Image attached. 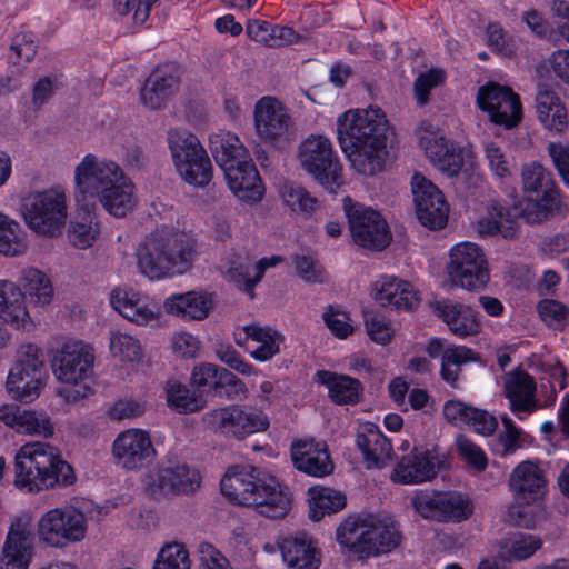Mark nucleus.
I'll return each instance as SVG.
<instances>
[{"label": "nucleus", "instance_id": "f257e3e1", "mask_svg": "<svg viewBox=\"0 0 569 569\" xmlns=\"http://www.w3.org/2000/svg\"><path fill=\"white\" fill-rule=\"evenodd\" d=\"M337 133L342 152L358 173L372 177L385 169L395 131L380 109L346 111L337 119Z\"/></svg>", "mask_w": 569, "mask_h": 569}, {"label": "nucleus", "instance_id": "f03ea898", "mask_svg": "<svg viewBox=\"0 0 569 569\" xmlns=\"http://www.w3.org/2000/svg\"><path fill=\"white\" fill-rule=\"evenodd\" d=\"M521 182L527 200L515 204L512 209L492 201L487 207V214L477 222V231L480 236L501 234L505 239H513L517 234L516 218L520 217L528 223H536L543 220L548 212L558 209L559 191L551 172L540 163L523 164Z\"/></svg>", "mask_w": 569, "mask_h": 569}, {"label": "nucleus", "instance_id": "7ed1b4c3", "mask_svg": "<svg viewBox=\"0 0 569 569\" xmlns=\"http://www.w3.org/2000/svg\"><path fill=\"white\" fill-rule=\"evenodd\" d=\"M78 206L99 202L114 217H124L136 206L134 186L121 167L111 160L87 154L74 170Z\"/></svg>", "mask_w": 569, "mask_h": 569}, {"label": "nucleus", "instance_id": "20e7f679", "mask_svg": "<svg viewBox=\"0 0 569 569\" xmlns=\"http://www.w3.org/2000/svg\"><path fill=\"white\" fill-rule=\"evenodd\" d=\"M14 486L27 492H40L64 488L76 482L72 466L60 450L41 441L23 445L16 453L13 462Z\"/></svg>", "mask_w": 569, "mask_h": 569}, {"label": "nucleus", "instance_id": "39448f33", "mask_svg": "<svg viewBox=\"0 0 569 569\" xmlns=\"http://www.w3.org/2000/svg\"><path fill=\"white\" fill-rule=\"evenodd\" d=\"M336 540L359 560L378 557L397 549L402 535L389 517L349 516L337 527Z\"/></svg>", "mask_w": 569, "mask_h": 569}, {"label": "nucleus", "instance_id": "423d86ee", "mask_svg": "<svg viewBox=\"0 0 569 569\" xmlns=\"http://www.w3.org/2000/svg\"><path fill=\"white\" fill-rule=\"evenodd\" d=\"M251 467H231L221 479V492L236 503L254 507L267 518L284 517L290 509L289 496L274 478L260 479Z\"/></svg>", "mask_w": 569, "mask_h": 569}, {"label": "nucleus", "instance_id": "0eeeda50", "mask_svg": "<svg viewBox=\"0 0 569 569\" xmlns=\"http://www.w3.org/2000/svg\"><path fill=\"white\" fill-rule=\"evenodd\" d=\"M136 257L141 274L151 280H160L188 271L192 250L179 232L157 230L139 244Z\"/></svg>", "mask_w": 569, "mask_h": 569}, {"label": "nucleus", "instance_id": "6e6552de", "mask_svg": "<svg viewBox=\"0 0 569 569\" xmlns=\"http://www.w3.org/2000/svg\"><path fill=\"white\" fill-rule=\"evenodd\" d=\"M167 140L180 177L189 184L206 187L212 179V164L200 140L184 129H170Z\"/></svg>", "mask_w": 569, "mask_h": 569}, {"label": "nucleus", "instance_id": "1a4fd4ad", "mask_svg": "<svg viewBox=\"0 0 569 569\" xmlns=\"http://www.w3.org/2000/svg\"><path fill=\"white\" fill-rule=\"evenodd\" d=\"M46 378L41 350L33 345H24L20 348L18 360L9 372L6 388L13 399L31 402L39 397Z\"/></svg>", "mask_w": 569, "mask_h": 569}, {"label": "nucleus", "instance_id": "9d476101", "mask_svg": "<svg viewBox=\"0 0 569 569\" xmlns=\"http://www.w3.org/2000/svg\"><path fill=\"white\" fill-rule=\"evenodd\" d=\"M297 159L301 168L330 192L341 184V164L328 138L310 136L303 140L299 144Z\"/></svg>", "mask_w": 569, "mask_h": 569}, {"label": "nucleus", "instance_id": "9b49d317", "mask_svg": "<svg viewBox=\"0 0 569 569\" xmlns=\"http://www.w3.org/2000/svg\"><path fill=\"white\" fill-rule=\"evenodd\" d=\"M22 212L32 230L53 237L60 233L67 219L66 196L56 189L31 193L23 199Z\"/></svg>", "mask_w": 569, "mask_h": 569}, {"label": "nucleus", "instance_id": "f8f14e48", "mask_svg": "<svg viewBox=\"0 0 569 569\" xmlns=\"http://www.w3.org/2000/svg\"><path fill=\"white\" fill-rule=\"evenodd\" d=\"M343 210L352 239L358 246L381 251L390 243L391 232L388 223L378 211L352 202L349 197L343 199Z\"/></svg>", "mask_w": 569, "mask_h": 569}, {"label": "nucleus", "instance_id": "ddd939ff", "mask_svg": "<svg viewBox=\"0 0 569 569\" xmlns=\"http://www.w3.org/2000/svg\"><path fill=\"white\" fill-rule=\"evenodd\" d=\"M202 421L208 429L239 440L251 433L264 431L269 427L266 415L240 406L210 410L203 415Z\"/></svg>", "mask_w": 569, "mask_h": 569}, {"label": "nucleus", "instance_id": "4468645a", "mask_svg": "<svg viewBox=\"0 0 569 569\" xmlns=\"http://www.w3.org/2000/svg\"><path fill=\"white\" fill-rule=\"evenodd\" d=\"M448 273L455 286L467 290L483 288L489 280V272L482 249L471 242L455 246L450 251Z\"/></svg>", "mask_w": 569, "mask_h": 569}, {"label": "nucleus", "instance_id": "2eb2a0df", "mask_svg": "<svg viewBox=\"0 0 569 569\" xmlns=\"http://www.w3.org/2000/svg\"><path fill=\"white\" fill-rule=\"evenodd\" d=\"M86 517L74 508H56L44 513L39 521V536L52 547L77 542L86 536Z\"/></svg>", "mask_w": 569, "mask_h": 569}, {"label": "nucleus", "instance_id": "dca6fc26", "mask_svg": "<svg viewBox=\"0 0 569 569\" xmlns=\"http://www.w3.org/2000/svg\"><path fill=\"white\" fill-rule=\"evenodd\" d=\"M94 355L80 342L64 343L53 355L51 367L56 378L67 385H80L92 375Z\"/></svg>", "mask_w": 569, "mask_h": 569}, {"label": "nucleus", "instance_id": "f3484780", "mask_svg": "<svg viewBox=\"0 0 569 569\" xmlns=\"http://www.w3.org/2000/svg\"><path fill=\"white\" fill-rule=\"evenodd\" d=\"M411 190L416 214L421 224L429 229L443 228L449 208L441 191L420 173L412 176Z\"/></svg>", "mask_w": 569, "mask_h": 569}, {"label": "nucleus", "instance_id": "a211bd4d", "mask_svg": "<svg viewBox=\"0 0 569 569\" xmlns=\"http://www.w3.org/2000/svg\"><path fill=\"white\" fill-rule=\"evenodd\" d=\"M200 486V477L196 469L187 463L169 462L161 466L156 473L149 476L147 490L153 497L191 493Z\"/></svg>", "mask_w": 569, "mask_h": 569}, {"label": "nucleus", "instance_id": "6ab92c4d", "mask_svg": "<svg viewBox=\"0 0 569 569\" xmlns=\"http://www.w3.org/2000/svg\"><path fill=\"white\" fill-rule=\"evenodd\" d=\"M116 463L127 470L141 469L152 462L156 450L150 436L139 429L121 432L112 446Z\"/></svg>", "mask_w": 569, "mask_h": 569}, {"label": "nucleus", "instance_id": "aec40b11", "mask_svg": "<svg viewBox=\"0 0 569 569\" xmlns=\"http://www.w3.org/2000/svg\"><path fill=\"white\" fill-rule=\"evenodd\" d=\"M254 126L259 137L272 143L288 140L292 131L287 109L271 97H263L256 103Z\"/></svg>", "mask_w": 569, "mask_h": 569}, {"label": "nucleus", "instance_id": "412c9836", "mask_svg": "<svg viewBox=\"0 0 569 569\" xmlns=\"http://www.w3.org/2000/svg\"><path fill=\"white\" fill-rule=\"evenodd\" d=\"M293 466L308 476L321 478L333 470V463L325 442L315 439H301L291 445Z\"/></svg>", "mask_w": 569, "mask_h": 569}, {"label": "nucleus", "instance_id": "4be33fe9", "mask_svg": "<svg viewBox=\"0 0 569 569\" xmlns=\"http://www.w3.org/2000/svg\"><path fill=\"white\" fill-rule=\"evenodd\" d=\"M180 73L173 66L154 69L140 91L142 103L151 110L160 109L179 89Z\"/></svg>", "mask_w": 569, "mask_h": 569}, {"label": "nucleus", "instance_id": "5701e85b", "mask_svg": "<svg viewBox=\"0 0 569 569\" xmlns=\"http://www.w3.org/2000/svg\"><path fill=\"white\" fill-rule=\"evenodd\" d=\"M222 171L230 190L238 199L246 202H258L262 199L264 188L250 157L233 166H227Z\"/></svg>", "mask_w": 569, "mask_h": 569}, {"label": "nucleus", "instance_id": "b1692460", "mask_svg": "<svg viewBox=\"0 0 569 569\" xmlns=\"http://www.w3.org/2000/svg\"><path fill=\"white\" fill-rule=\"evenodd\" d=\"M0 421L19 433L52 437L53 423L44 411L23 409L17 405H3L0 407Z\"/></svg>", "mask_w": 569, "mask_h": 569}, {"label": "nucleus", "instance_id": "393cba45", "mask_svg": "<svg viewBox=\"0 0 569 569\" xmlns=\"http://www.w3.org/2000/svg\"><path fill=\"white\" fill-rule=\"evenodd\" d=\"M430 308L457 337L476 336L481 330L477 313L468 306L446 299L430 302Z\"/></svg>", "mask_w": 569, "mask_h": 569}, {"label": "nucleus", "instance_id": "a878e982", "mask_svg": "<svg viewBox=\"0 0 569 569\" xmlns=\"http://www.w3.org/2000/svg\"><path fill=\"white\" fill-rule=\"evenodd\" d=\"M372 297L381 307L396 310H412L419 305L412 284L396 277H385L375 282Z\"/></svg>", "mask_w": 569, "mask_h": 569}, {"label": "nucleus", "instance_id": "bb28decb", "mask_svg": "<svg viewBox=\"0 0 569 569\" xmlns=\"http://www.w3.org/2000/svg\"><path fill=\"white\" fill-rule=\"evenodd\" d=\"M30 558V531L22 521L17 520L8 531L0 557V569H28Z\"/></svg>", "mask_w": 569, "mask_h": 569}, {"label": "nucleus", "instance_id": "cd10ccee", "mask_svg": "<svg viewBox=\"0 0 569 569\" xmlns=\"http://www.w3.org/2000/svg\"><path fill=\"white\" fill-rule=\"evenodd\" d=\"M421 148L426 156L443 173L449 177L457 176L463 164L461 152L456 149L453 143H449L445 137L435 132H426L419 139Z\"/></svg>", "mask_w": 569, "mask_h": 569}, {"label": "nucleus", "instance_id": "c85d7f7f", "mask_svg": "<svg viewBox=\"0 0 569 569\" xmlns=\"http://www.w3.org/2000/svg\"><path fill=\"white\" fill-rule=\"evenodd\" d=\"M283 561L290 569H318L320 558L313 539L306 532L288 536L278 542Z\"/></svg>", "mask_w": 569, "mask_h": 569}, {"label": "nucleus", "instance_id": "c756f323", "mask_svg": "<svg viewBox=\"0 0 569 569\" xmlns=\"http://www.w3.org/2000/svg\"><path fill=\"white\" fill-rule=\"evenodd\" d=\"M505 396L513 412H532L537 407L535 379L521 369H515L503 377Z\"/></svg>", "mask_w": 569, "mask_h": 569}, {"label": "nucleus", "instance_id": "7c9ffc66", "mask_svg": "<svg viewBox=\"0 0 569 569\" xmlns=\"http://www.w3.org/2000/svg\"><path fill=\"white\" fill-rule=\"evenodd\" d=\"M356 443L368 468H380L391 458V442L375 423L365 422L359 426Z\"/></svg>", "mask_w": 569, "mask_h": 569}, {"label": "nucleus", "instance_id": "2f4dec72", "mask_svg": "<svg viewBox=\"0 0 569 569\" xmlns=\"http://www.w3.org/2000/svg\"><path fill=\"white\" fill-rule=\"evenodd\" d=\"M3 322L16 329L29 330L32 327L22 290L8 280L0 281V326Z\"/></svg>", "mask_w": 569, "mask_h": 569}, {"label": "nucleus", "instance_id": "473e14b6", "mask_svg": "<svg viewBox=\"0 0 569 569\" xmlns=\"http://www.w3.org/2000/svg\"><path fill=\"white\" fill-rule=\"evenodd\" d=\"M224 277L238 289L254 298V287L263 277V264L256 263L248 254H232L226 262Z\"/></svg>", "mask_w": 569, "mask_h": 569}, {"label": "nucleus", "instance_id": "72a5a7b5", "mask_svg": "<svg viewBox=\"0 0 569 569\" xmlns=\"http://www.w3.org/2000/svg\"><path fill=\"white\" fill-rule=\"evenodd\" d=\"M543 471L530 461L518 465L509 480L510 488L519 502L536 500L546 486Z\"/></svg>", "mask_w": 569, "mask_h": 569}, {"label": "nucleus", "instance_id": "f704fd0d", "mask_svg": "<svg viewBox=\"0 0 569 569\" xmlns=\"http://www.w3.org/2000/svg\"><path fill=\"white\" fill-rule=\"evenodd\" d=\"M436 457L428 451H415L405 457L395 469L401 483H420L433 479L437 475Z\"/></svg>", "mask_w": 569, "mask_h": 569}, {"label": "nucleus", "instance_id": "c9c22d12", "mask_svg": "<svg viewBox=\"0 0 569 569\" xmlns=\"http://www.w3.org/2000/svg\"><path fill=\"white\" fill-rule=\"evenodd\" d=\"M212 308V299L206 292L189 291L173 295L166 299L164 309L168 313L184 320H203Z\"/></svg>", "mask_w": 569, "mask_h": 569}, {"label": "nucleus", "instance_id": "e433bc0d", "mask_svg": "<svg viewBox=\"0 0 569 569\" xmlns=\"http://www.w3.org/2000/svg\"><path fill=\"white\" fill-rule=\"evenodd\" d=\"M317 381L329 389V397L338 405H356L362 393V385L358 379L345 375L320 370L316 373Z\"/></svg>", "mask_w": 569, "mask_h": 569}, {"label": "nucleus", "instance_id": "4c0bfd02", "mask_svg": "<svg viewBox=\"0 0 569 569\" xmlns=\"http://www.w3.org/2000/svg\"><path fill=\"white\" fill-rule=\"evenodd\" d=\"M537 116L546 129L561 133L568 127V116L559 97L549 89H540L536 98Z\"/></svg>", "mask_w": 569, "mask_h": 569}, {"label": "nucleus", "instance_id": "58836bf2", "mask_svg": "<svg viewBox=\"0 0 569 569\" xmlns=\"http://www.w3.org/2000/svg\"><path fill=\"white\" fill-rule=\"evenodd\" d=\"M80 210L70 221L67 237L69 243L78 249H88L97 241L100 234V226L96 216L91 212V206H79Z\"/></svg>", "mask_w": 569, "mask_h": 569}, {"label": "nucleus", "instance_id": "ea45409f", "mask_svg": "<svg viewBox=\"0 0 569 569\" xmlns=\"http://www.w3.org/2000/svg\"><path fill=\"white\" fill-rule=\"evenodd\" d=\"M210 149L218 166L224 170L250 157L239 138L229 131H219L210 137Z\"/></svg>", "mask_w": 569, "mask_h": 569}, {"label": "nucleus", "instance_id": "a19ab883", "mask_svg": "<svg viewBox=\"0 0 569 569\" xmlns=\"http://www.w3.org/2000/svg\"><path fill=\"white\" fill-rule=\"evenodd\" d=\"M246 32L253 41L271 48L295 43L299 39V34L292 28L272 26L261 20L248 21Z\"/></svg>", "mask_w": 569, "mask_h": 569}, {"label": "nucleus", "instance_id": "79ce46f5", "mask_svg": "<svg viewBox=\"0 0 569 569\" xmlns=\"http://www.w3.org/2000/svg\"><path fill=\"white\" fill-rule=\"evenodd\" d=\"M111 303L126 319L137 325H146L153 319L154 312L133 291L114 289Z\"/></svg>", "mask_w": 569, "mask_h": 569}, {"label": "nucleus", "instance_id": "37998d69", "mask_svg": "<svg viewBox=\"0 0 569 569\" xmlns=\"http://www.w3.org/2000/svg\"><path fill=\"white\" fill-rule=\"evenodd\" d=\"M309 516L319 521L325 515L336 513L346 507V496L327 487H312L308 490Z\"/></svg>", "mask_w": 569, "mask_h": 569}, {"label": "nucleus", "instance_id": "c03bdc74", "mask_svg": "<svg viewBox=\"0 0 569 569\" xmlns=\"http://www.w3.org/2000/svg\"><path fill=\"white\" fill-rule=\"evenodd\" d=\"M280 198L290 214L308 219L318 208V200L305 187L295 182H284L280 188Z\"/></svg>", "mask_w": 569, "mask_h": 569}, {"label": "nucleus", "instance_id": "a18cd8bd", "mask_svg": "<svg viewBox=\"0 0 569 569\" xmlns=\"http://www.w3.org/2000/svg\"><path fill=\"white\" fill-rule=\"evenodd\" d=\"M23 298L30 303L44 307L53 297V287L49 277L37 268H28L22 273Z\"/></svg>", "mask_w": 569, "mask_h": 569}, {"label": "nucleus", "instance_id": "49530a36", "mask_svg": "<svg viewBox=\"0 0 569 569\" xmlns=\"http://www.w3.org/2000/svg\"><path fill=\"white\" fill-rule=\"evenodd\" d=\"M167 401L180 413H191L206 406V399L197 390L191 391L187 386L171 380L166 386Z\"/></svg>", "mask_w": 569, "mask_h": 569}, {"label": "nucleus", "instance_id": "de8ad7c7", "mask_svg": "<svg viewBox=\"0 0 569 569\" xmlns=\"http://www.w3.org/2000/svg\"><path fill=\"white\" fill-rule=\"evenodd\" d=\"M247 338L257 341L259 346L250 351L251 356L259 361L270 360L279 353V343L283 340L282 336L270 328H261L256 325H249L243 328Z\"/></svg>", "mask_w": 569, "mask_h": 569}, {"label": "nucleus", "instance_id": "09e8293b", "mask_svg": "<svg viewBox=\"0 0 569 569\" xmlns=\"http://www.w3.org/2000/svg\"><path fill=\"white\" fill-rule=\"evenodd\" d=\"M27 241L17 221L0 212V254L18 257L26 253Z\"/></svg>", "mask_w": 569, "mask_h": 569}, {"label": "nucleus", "instance_id": "8fccbe9b", "mask_svg": "<svg viewBox=\"0 0 569 569\" xmlns=\"http://www.w3.org/2000/svg\"><path fill=\"white\" fill-rule=\"evenodd\" d=\"M226 370V368L214 363L202 362L196 366L191 372V386L201 395L203 392L217 395L222 380V372Z\"/></svg>", "mask_w": 569, "mask_h": 569}, {"label": "nucleus", "instance_id": "3c124183", "mask_svg": "<svg viewBox=\"0 0 569 569\" xmlns=\"http://www.w3.org/2000/svg\"><path fill=\"white\" fill-rule=\"evenodd\" d=\"M190 567L191 561L186 547L171 542L160 549L152 569H190Z\"/></svg>", "mask_w": 569, "mask_h": 569}, {"label": "nucleus", "instance_id": "603ef678", "mask_svg": "<svg viewBox=\"0 0 569 569\" xmlns=\"http://www.w3.org/2000/svg\"><path fill=\"white\" fill-rule=\"evenodd\" d=\"M490 121L503 126L506 129H512L522 118V108L519 97L515 93L507 100L489 112Z\"/></svg>", "mask_w": 569, "mask_h": 569}, {"label": "nucleus", "instance_id": "864d4df0", "mask_svg": "<svg viewBox=\"0 0 569 569\" xmlns=\"http://www.w3.org/2000/svg\"><path fill=\"white\" fill-rule=\"evenodd\" d=\"M441 522L453 521L460 522L467 520L471 513L472 508L469 502L458 493H442Z\"/></svg>", "mask_w": 569, "mask_h": 569}, {"label": "nucleus", "instance_id": "5fc2aeb1", "mask_svg": "<svg viewBox=\"0 0 569 569\" xmlns=\"http://www.w3.org/2000/svg\"><path fill=\"white\" fill-rule=\"evenodd\" d=\"M110 351L113 357L122 361H136L141 358L142 349L138 339L134 337L114 332L110 337Z\"/></svg>", "mask_w": 569, "mask_h": 569}, {"label": "nucleus", "instance_id": "6e6d98bb", "mask_svg": "<svg viewBox=\"0 0 569 569\" xmlns=\"http://www.w3.org/2000/svg\"><path fill=\"white\" fill-rule=\"evenodd\" d=\"M537 310L541 320L553 329H562L568 322L569 309L557 300L545 299Z\"/></svg>", "mask_w": 569, "mask_h": 569}, {"label": "nucleus", "instance_id": "4d7b16f0", "mask_svg": "<svg viewBox=\"0 0 569 569\" xmlns=\"http://www.w3.org/2000/svg\"><path fill=\"white\" fill-rule=\"evenodd\" d=\"M411 503L421 517L441 522L442 493L422 491L411 499Z\"/></svg>", "mask_w": 569, "mask_h": 569}, {"label": "nucleus", "instance_id": "13d9d810", "mask_svg": "<svg viewBox=\"0 0 569 569\" xmlns=\"http://www.w3.org/2000/svg\"><path fill=\"white\" fill-rule=\"evenodd\" d=\"M512 94L515 92L510 88L501 87L498 83H488L479 89L477 104L481 110L489 113Z\"/></svg>", "mask_w": 569, "mask_h": 569}, {"label": "nucleus", "instance_id": "bf43d9fd", "mask_svg": "<svg viewBox=\"0 0 569 569\" xmlns=\"http://www.w3.org/2000/svg\"><path fill=\"white\" fill-rule=\"evenodd\" d=\"M458 453L472 468L482 471L487 468L488 460L482 449L473 443L466 436H458L456 439Z\"/></svg>", "mask_w": 569, "mask_h": 569}, {"label": "nucleus", "instance_id": "052dcab7", "mask_svg": "<svg viewBox=\"0 0 569 569\" xmlns=\"http://www.w3.org/2000/svg\"><path fill=\"white\" fill-rule=\"evenodd\" d=\"M158 0H113L116 11L126 16L132 13L133 21L142 24L147 21L152 6Z\"/></svg>", "mask_w": 569, "mask_h": 569}, {"label": "nucleus", "instance_id": "680f3d73", "mask_svg": "<svg viewBox=\"0 0 569 569\" xmlns=\"http://www.w3.org/2000/svg\"><path fill=\"white\" fill-rule=\"evenodd\" d=\"M485 157L490 170L499 178L503 179L511 174L510 161L503 150L495 142L485 144Z\"/></svg>", "mask_w": 569, "mask_h": 569}, {"label": "nucleus", "instance_id": "e2e57ef3", "mask_svg": "<svg viewBox=\"0 0 569 569\" xmlns=\"http://www.w3.org/2000/svg\"><path fill=\"white\" fill-rule=\"evenodd\" d=\"M296 271L307 282H321L323 269L320 263L310 254H296L293 257Z\"/></svg>", "mask_w": 569, "mask_h": 569}, {"label": "nucleus", "instance_id": "0e129e2a", "mask_svg": "<svg viewBox=\"0 0 569 569\" xmlns=\"http://www.w3.org/2000/svg\"><path fill=\"white\" fill-rule=\"evenodd\" d=\"M541 547L539 538L531 535H518L511 540L509 555L518 560L532 556Z\"/></svg>", "mask_w": 569, "mask_h": 569}, {"label": "nucleus", "instance_id": "69168bd1", "mask_svg": "<svg viewBox=\"0 0 569 569\" xmlns=\"http://www.w3.org/2000/svg\"><path fill=\"white\" fill-rule=\"evenodd\" d=\"M200 569H230L229 561L209 542H201L198 547Z\"/></svg>", "mask_w": 569, "mask_h": 569}, {"label": "nucleus", "instance_id": "338daca9", "mask_svg": "<svg viewBox=\"0 0 569 569\" xmlns=\"http://www.w3.org/2000/svg\"><path fill=\"white\" fill-rule=\"evenodd\" d=\"M365 325L368 336L377 343L386 345L390 341V328L382 317L366 312Z\"/></svg>", "mask_w": 569, "mask_h": 569}, {"label": "nucleus", "instance_id": "774afa93", "mask_svg": "<svg viewBox=\"0 0 569 569\" xmlns=\"http://www.w3.org/2000/svg\"><path fill=\"white\" fill-rule=\"evenodd\" d=\"M246 392V385L236 375L229 370L222 372V380L216 396H224L229 400H238L242 399Z\"/></svg>", "mask_w": 569, "mask_h": 569}]
</instances>
